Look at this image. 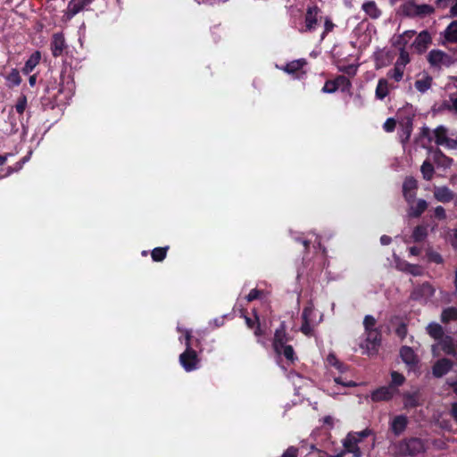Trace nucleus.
Returning <instances> with one entry per match:
<instances>
[{
	"label": "nucleus",
	"instance_id": "obj_1",
	"mask_svg": "<svg viewBox=\"0 0 457 457\" xmlns=\"http://www.w3.org/2000/svg\"><path fill=\"white\" fill-rule=\"evenodd\" d=\"M372 430L365 428L360 432H350L343 440L344 453H352L353 457H361L366 454L368 446L365 445V439L372 436Z\"/></svg>",
	"mask_w": 457,
	"mask_h": 457
},
{
	"label": "nucleus",
	"instance_id": "obj_2",
	"mask_svg": "<svg viewBox=\"0 0 457 457\" xmlns=\"http://www.w3.org/2000/svg\"><path fill=\"white\" fill-rule=\"evenodd\" d=\"M422 134L428 137L429 141H435L437 145L447 149L457 148V130H450L446 127L440 125L433 130L424 128Z\"/></svg>",
	"mask_w": 457,
	"mask_h": 457
},
{
	"label": "nucleus",
	"instance_id": "obj_3",
	"mask_svg": "<svg viewBox=\"0 0 457 457\" xmlns=\"http://www.w3.org/2000/svg\"><path fill=\"white\" fill-rule=\"evenodd\" d=\"M435 12V8L427 4H418L413 1H407L399 7V13L409 18H425Z\"/></svg>",
	"mask_w": 457,
	"mask_h": 457
},
{
	"label": "nucleus",
	"instance_id": "obj_4",
	"mask_svg": "<svg viewBox=\"0 0 457 457\" xmlns=\"http://www.w3.org/2000/svg\"><path fill=\"white\" fill-rule=\"evenodd\" d=\"M424 444L420 439L411 438L399 445V453L402 455L413 456L424 452Z\"/></svg>",
	"mask_w": 457,
	"mask_h": 457
},
{
	"label": "nucleus",
	"instance_id": "obj_5",
	"mask_svg": "<svg viewBox=\"0 0 457 457\" xmlns=\"http://www.w3.org/2000/svg\"><path fill=\"white\" fill-rule=\"evenodd\" d=\"M314 309L312 304L305 307L302 318H303V324L301 327V331L306 335V336H312L313 328L321 320V316L320 317L319 320H316L314 319Z\"/></svg>",
	"mask_w": 457,
	"mask_h": 457
},
{
	"label": "nucleus",
	"instance_id": "obj_6",
	"mask_svg": "<svg viewBox=\"0 0 457 457\" xmlns=\"http://www.w3.org/2000/svg\"><path fill=\"white\" fill-rule=\"evenodd\" d=\"M428 61L431 66L441 69L449 67L453 62V58L441 50H431L428 55Z\"/></svg>",
	"mask_w": 457,
	"mask_h": 457
},
{
	"label": "nucleus",
	"instance_id": "obj_7",
	"mask_svg": "<svg viewBox=\"0 0 457 457\" xmlns=\"http://www.w3.org/2000/svg\"><path fill=\"white\" fill-rule=\"evenodd\" d=\"M184 334H185V340H186L185 344H186L187 348H186V351L179 355V362L186 371L190 372L193 370L195 366L189 365L187 363L186 364V360L187 357H190L191 359L195 360V351L192 349L191 344H190L191 332L189 330L186 329V330H184Z\"/></svg>",
	"mask_w": 457,
	"mask_h": 457
},
{
	"label": "nucleus",
	"instance_id": "obj_8",
	"mask_svg": "<svg viewBox=\"0 0 457 457\" xmlns=\"http://www.w3.org/2000/svg\"><path fill=\"white\" fill-rule=\"evenodd\" d=\"M320 9L317 6L308 7L304 18V29H300L301 32L312 31L318 23V16Z\"/></svg>",
	"mask_w": 457,
	"mask_h": 457
},
{
	"label": "nucleus",
	"instance_id": "obj_9",
	"mask_svg": "<svg viewBox=\"0 0 457 457\" xmlns=\"http://www.w3.org/2000/svg\"><path fill=\"white\" fill-rule=\"evenodd\" d=\"M434 197L441 203H449L454 201L457 204V195L447 187H435L433 189Z\"/></svg>",
	"mask_w": 457,
	"mask_h": 457
},
{
	"label": "nucleus",
	"instance_id": "obj_10",
	"mask_svg": "<svg viewBox=\"0 0 457 457\" xmlns=\"http://www.w3.org/2000/svg\"><path fill=\"white\" fill-rule=\"evenodd\" d=\"M433 78L428 72H422L417 75L414 82V87L421 94L427 93L432 87Z\"/></svg>",
	"mask_w": 457,
	"mask_h": 457
},
{
	"label": "nucleus",
	"instance_id": "obj_11",
	"mask_svg": "<svg viewBox=\"0 0 457 457\" xmlns=\"http://www.w3.org/2000/svg\"><path fill=\"white\" fill-rule=\"evenodd\" d=\"M434 287L428 283H424L413 290L411 297L415 300L426 302L434 295Z\"/></svg>",
	"mask_w": 457,
	"mask_h": 457
},
{
	"label": "nucleus",
	"instance_id": "obj_12",
	"mask_svg": "<svg viewBox=\"0 0 457 457\" xmlns=\"http://www.w3.org/2000/svg\"><path fill=\"white\" fill-rule=\"evenodd\" d=\"M417 187L416 179L411 177L405 179L403 185V194L407 204H411L415 199Z\"/></svg>",
	"mask_w": 457,
	"mask_h": 457
},
{
	"label": "nucleus",
	"instance_id": "obj_13",
	"mask_svg": "<svg viewBox=\"0 0 457 457\" xmlns=\"http://www.w3.org/2000/svg\"><path fill=\"white\" fill-rule=\"evenodd\" d=\"M287 341L286 328L283 324H281L280 328L275 331L274 340H273V348L274 351L278 353H281V350L284 346H286V343Z\"/></svg>",
	"mask_w": 457,
	"mask_h": 457
},
{
	"label": "nucleus",
	"instance_id": "obj_14",
	"mask_svg": "<svg viewBox=\"0 0 457 457\" xmlns=\"http://www.w3.org/2000/svg\"><path fill=\"white\" fill-rule=\"evenodd\" d=\"M408 205V216L414 218L420 217L428 208V203L424 199H419L416 202L413 199Z\"/></svg>",
	"mask_w": 457,
	"mask_h": 457
},
{
	"label": "nucleus",
	"instance_id": "obj_15",
	"mask_svg": "<svg viewBox=\"0 0 457 457\" xmlns=\"http://www.w3.org/2000/svg\"><path fill=\"white\" fill-rule=\"evenodd\" d=\"M431 43L430 34L423 30L415 38L412 46L420 53L424 52Z\"/></svg>",
	"mask_w": 457,
	"mask_h": 457
},
{
	"label": "nucleus",
	"instance_id": "obj_16",
	"mask_svg": "<svg viewBox=\"0 0 457 457\" xmlns=\"http://www.w3.org/2000/svg\"><path fill=\"white\" fill-rule=\"evenodd\" d=\"M395 390L392 386H382L371 394V399L375 402L387 401L393 397Z\"/></svg>",
	"mask_w": 457,
	"mask_h": 457
},
{
	"label": "nucleus",
	"instance_id": "obj_17",
	"mask_svg": "<svg viewBox=\"0 0 457 457\" xmlns=\"http://www.w3.org/2000/svg\"><path fill=\"white\" fill-rule=\"evenodd\" d=\"M437 349L443 350L447 354H455L453 341L450 337H442L437 345L432 346L434 355H436Z\"/></svg>",
	"mask_w": 457,
	"mask_h": 457
},
{
	"label": "nucleus",
	"instance_id": "obj_18",
	"mask_svg": "<svg viewBox=\"0 0 457 457\" xmlns=\"http://www.w3.org/2000/svg\"><path fill=\"white\" fill-rule=\"evenodd\" d=\"M66 47L64 37L62 34H54L51 42V50L54 57L60 56Z\"/></svg>",
	"mask_w": 457,
	"mask_h": 457
},
{
	"label": "nucleus",
	"instance_id": "obj_19",
	"mask_svg": "<svg viewBox=\"0 0 457 457\" xmlns=\"http://www.w3.org/2000/svg\"><path fill=\"white\" fill-rule=\"evenodd\" d=\"M453 362L447 359L438 360L433 366V375L436 378H440L445 375L452 368Z\"/></svg>",
	"mask_w": 457,
	"mask_h": 457
},
{
	"label": "nucleus",
	"instance_id": "obj_20",
	"mask_svg": "<svg viewBox=\"0 0 457 457\" xmlns=\"http://www.w3.org/2000/svg\"><path fill=\"white\" fill-rule=\"evenodd\" d=\"M408 423L407 417L404 415L395 416L390 422V428L394 434L400 435L404 431Z\"/></svg>",
	"mask_w": 457,
	"mask_h": 457
},
{
	"label": "nucleus",
	"instance_id": "obj_21",
	"mask_svg": "<svg viewBox=\"0 0 457 457\" xmlns=\"http://www.w3.org/2000/svg\"><path fill=\"white\" fill-rule=\"evenodd\" d=\"M89 3L90 0H71L67 7L68 17H73L78 12L82 11Z\"/></svg>",
	"mask_w": 457,
	"mask_h": 457
},
{
	"label": "nucleus",
	"instance_id": "obj_22",
	"mask_svg": "<svg viewBox=\"0 0 457 457\" xmlns=\"http://www.w3.org/2000/svg\"><path fill=\"white\" fill-rule=\"evenodd\" d=\"M366 334V347L368 353L376 349V346L380 342V334L378 329L370 330L365 332Z\"/></svg>",
	"mask_w": 457,
	"mask_h": 457
},
{
	"label": "nucleus",
	"instance_id": "obj_23",
	"mask_svg": "<svg viewBox=\"0 0 457 457\" xmlns=\"http://www.w3.org/2000/svg\"><path fill=\"white\" fill-rule=\"evenodd\" d=\"M432 161L438 166L444 169L449 168L453 160L445 156L440 150H436L432 153Z\"/></svg>",
	"mask_w": 457,
	"mask_h": 457
},
{
	"label": "nucleus",
	"instance_id": "obj_24",
	"mask_svg": "<svg viewBox=\"0 0 457 457\" xmlns=\"http://www.w3.org/2000/svg\"><path fill=\"white\" fill-rule=\"evenodd\" d=\"M392 87L386 79H379L375 91V96L378 99L383 100L388 96Z\"/></svg>",
	"mask_w": 457,
	"mask_h": 457
},
{
	"label": "nucleus",
	"instance_id": "obj_25",
	"mask_svg": "<svg viewBox=\"0 0 457 457\" xmlns=\"http://www.w3.org/2000/svg\"><path fill=\"white\" fill-rule=\"evenodd\" d=\"M361 9L371 19H378L381 15V11L378 9L374 1H366L362 4Z\"/></svg>",
	"mask_w": 457,
	"mask_h": 457
},
{
	"label": "nucleus",
	"instance_id": "obj_26",
	"mask_svg": "<svg viewBox=\"0 0 457 457\" xmlns=\"http://www.w3.org/2000/svg\"><path fill=\"white\" fill-rule=\"evenodd\" d=\"M305 446L304 445H302L300 448H295L294 446H291L289 448H287L285 453L282 454L281 457H296L298 454H316V453H319V450L316 449L313 445H311V448H312V452L306 453H304V450H305Z\"/></svg>",
	"mask_w": 457,
	"mask_h": 457
},
{
	"label": "nucleus",
	"instance_id": "obj_27",
	"mask_svg": "<svg viewBox=\"0 0 457 457\" xmlns=\"http://www.w3.org/2000/svg\"><path fill=\"white\" fill-rule=\"evenodd\" d=\"M41 60V54L39 51L34 52L25 62L22 71L25 74L30 73L34 68L39 63Z\"/></svg>",
	"mask_w": 457,
	"mask_h": 457
},
{
	"label": "nucleus",
	"instance_id": "obj_28",
	"mask_svg": "<svg viewBox=\"0 0 457 457\" xmlns=\"http://www.w3.org/2000/svg\"><path fill=\"white\" fill-rule=\"evenodd\" d=\"M400 355L407 365H414L417 362V357L413 350L409 346H403L400 351Z\"/></svg>",
	"mask_w": 457,
	"mask_h": 457
},
{
	"label": "nucleus",
	"instance_id": "obj_29",
	"mask_svg": "<svg viewBox=\"0 0 457 457\" xmlns=\"http://www.w3.org/2000/svg\"><path fill=\"white\" fill-rule=\"evenodd\" d=\"M444 37L447 42L457 43V21H452L444 32Z\"/></svg>",
	"mask_w": 457,
	"mask_h": 457
},
{
	"label": "nucleus",
	"instance_id": "obj_30",
	"mask_svg": "<svg viewBox=\"0 0 457 457\" xmlns=\"http://www.w3.org/2000/svg\"><path fill=\"white\" fill-rule=\"evenodd\" d=\"M436 4L442 9L450 7V16L457 17V0H436Z\"/></svg>",
	"mask_w": 457,
	"mask_h": 457
},
{
	"label": "nucleus",
	"instance_id": "obj_31",
	"mask_svg": "<svg viewBox=\"0 0 457 457\" xmlns=\"http://www.w3.org/2000/svg\"><path fill=\"white\" fill-rule=\"evenodd\" d=\"M415 35L414 30H406L403 34L399 35L397 39L395 42V45L399 47V49H404L405 46L409 43V41Z\"/></svg>",
	"mask_w": 457,
	"mask_h": 457
},
{
	"label": "nucleus",
	"instance_id": "obj_32",
	"mask_svg": "<svg viewBox=\"0 0 457 457\" xmlns=\"http://www.w3.org/2000/svg\"><path fill=\"white\" fill-rule=\"evenodd\" d=\"M5 79L9 87H17L21 82V78L16 69H12L11 72L5 77Z\"/></svg>",
	"mask_w": 457,
	"mask_h": 457
},
{
	"label": "nucleus",
	"instance_id": "obj_33",
	"mask_svg": "<svg viewBox=\"0 0 457 457\" xmlns=\"http://www.w3.org/2000/svg\"><path fill=\"white\" fill-rule=\"evenodd\" d=\"M428 237V226L419 225L412 232V238L415 242H420Z\"/></svg>",
	"mask_w": 457,
	"mask_h": 457
},
{
	"label": "nucleus",
	"instance_id": "obj_34",
	"mask_svg": "<svg viewBox=\"0 0 457 457\" xmlns=\"http://www.w3.org/2000/svg\"><path fill=\"white\" fill-rule=\"evenodd\" d=\"M427 331L435 339H441L444 336L443 328L437 323H430L427 327Z\"/></svg>",
	"mask_w": 457,
	"mask_h": 457
},
{
	"label": "nucleus",
	"instance_id": "obj_35",
	"mask_svg": "<svg viewBox=\"0 0 457 457\" xmlns=\"http://www.w3.org/2000/svg\"><path fill=\"white\" fill-rule=\"evenodd\" d=\"M423 179L426 180H431L434 174V167L430 161L426 160L420 167Z\"/></svg>",
	"mask_w": 457,
	"mask_h": 457
},
{
	"label": "nucleus",
	"instance_id": "obj_36",
	"mask_svg": "<svg viewBox=\"0 0 457 457\" xmlns=\"http://www.w3.org/2000/svg\"><path fill=\"white\" fill-rule=\"evenodd\" d=\"M404 70L405 69L395 64L394 68L387 72V77L396 82H399L403 78Z\"/></svg>",
	"mask_w": 457,
	"mask_h": 457
},
{
	"label": "nucleus",
	"instance_id": "obj_37",
	"mask_svg": "<svg viewBox=\"0 0 457 457\" xmlns=\"http://www.w3.org/2000/svg\"><path fill=\"white\" fill-rule=\"evenodd\" d=\"M304 64H305L304 60H295V61H293V62L287 63L286 65V67L284 68V71H287V73H295V72L300 71Z\"/></svg>",
	"mask_w": 457,
	"mask_h": 457
},
{
	"label": "nucleus",
	"instance_id": "obj_38",
	"mask_svg": "<svg viewBox=\"0 0 457 457\" xmlns=\"http://www.w3.org/2000/svg\"><path fill=\"white\" fill-rule=\"evenodd\" d=\"M442 321L448 322L457 319V309L451 307L445 309L441 315Z\"/></svg>",
	"mask_w": 457,
	"mask_h": 457
},
{
	"label": "nucleus",
	"instance_id": "obj_39",
	"mask_svg": "<svg viewBox=\"0 0 457 457\" xmlns=\"http://www.w3.org/2000/svg\"><path fill=\"white\" fill-rule=\"evenodd\" d=\"M410 62L409 54L404 49H400V54L398 59L396 60V65L405 69V66Z\"/></svg>",
	"mask_w": 457,
	"mask_h": 457
},
{
	"label": "nucleus",
	"instance_id": "obj_40",
	"mask_svg": "<svg viewBox=\"0 0 457 457\" xmlns=\"http://www.w3.org/2000/svg\"><path fill=\"white\" fill-rule=\"evenodd\" d=\"M403 270H405L414 276H420L422 274V270L418 265H413L410 263H403V265L400 268Z\"/></svg>",
	"mask_w": 457,
	"mask_h": 457
},
{
	"label": "nucleus",
	"instance_id": "obj_41",
	"mask_svg": "<svg viewBox=\"0 0 457 457\" xmlns=\"http://www.w3.org/2000/svg\"><path fill=\"white\" fill-rule=\"evenodd\" d=\"M27 105H28V103H27V97L25 96H21L18 99H17V103L15 104L14 105V108H15V111L19 113V114H23L24 111L26 110L27 108Z\"/></svg>",
	"mask_w": 457,
	"mask_h": 457
},
{
	"label": "nucleus",
	"instance_id": "obj_42",
	"mask_svg": "<svg viewBox=\"0 0 457 457\" xmlns=\"http://www.w3.org/2000/svg\"><path fill=\"white\" fill-rule=\"evenodd\" d=\"M167 247H157L152 251V258L155 262H161L166 257Z\"/></svg>",
	"mask_w": 457,
	"mask_h": 457
},
{
	"label": "nucleus",
	"instance_id": "obj_43",
	"mask_svg": "<svg viewBox=\"0 0 457 457\" xmlns=\"http://www.w3.org/2000/svg\"><path fill=\"white\" fill-rule=\"evenodd\" d=\"M376 319L371 315H366L363 320V326L365 332L370 330H375L376 328Z\"/></svg>",
	"mask_w": 457,
	"mask_h": 457
},
{
	"label": "nucleus",
	"instance_id": "obj_44",
	"mask_svg": "<svg viewBox=\"0 0 457 457\" xmlns=\"http://www.w3.org/2000/svg\"><path fill=\"white\" fill-rule=\"evenodd\" d=\"M327 362L328 365L330 366H333L335 368H337V370H338L339 371L343 372L345 370V367H344V364L341 363L337 359V357L330 353L328 355L327 357Z\"/></svg>",
	"mask_w": 457,
	"mask_h": 457
},
{
	"label": "nucleus",
	"instance_id": "obj_45",
	"mask_svg": "<svg viewBox=\"0 0 457 457\" xmlns=\"http://www.w3.org/2000/svg\"><path fill=\"white\" fill-rule=\"evenodd\" d=\"M334 28L335 24L328 17H326L324 20V31L321 34L320 39L323 40L326 35L331 32L334 29Z\"/></svg>",
	"mask_w": 457,
	"mask_h": 457
},
{
	"label": "nucleus",
	"instance_id": "obj_46",
	"mask_svg": "<svg viewBox=\"0 0 457 457\" xmlns=\"http://www.w3.org/2000/svg\"><path fill=\"white\" fill-rule=\"evenodd\" d=\"M447 241L454 249H457V228L449 230L447 234Z\"/></svg>",
	"mask_w": 457,
	"mask_h": 457
},
{
	"label": "nucleus",
	"instance_id": "obj_47",
	"mask_svg": "<svg viewBox=\"0 0 457 457\" xmlns=\"http://www.w3.org/2000/svg\"><path fill=\"white\" fill-rule=\"evenodd\" d=\"M334 83L336 84L337 89L348 87L350 86L349 79L345 76H339L335 80Z\"/></svg>",
	"mask_w": 457,
	"mask_h": 457
},
{
	"label": "nucleus",
	"instance_id": "obj_48",
	"mask_svg": "<svg viewBox=\"0 0 457 457\" xmlns=\"http://www.w3.org/2000/svg\"><path fill=\"white\" fill-rule=\"evenodd\" d=\"M391 378L393 386H401L404 382V377L396 371L391 373Z\"/></svg>",
	"mask_w": 457,
	"mask_h": 457
},
{
	"label": "nucleus",
	"instance_id": "obj_49",
	"mask_svg": "<svg viewBox=\"0 0 457 457\" xmlns=\"http://www.w3.org/2000/svg\"><path fill=\"white\" fill-rule=\"evenodd\" d=\"M280 354H283L289 361L294 360V349L291 345L284 346Z\"/></svg>",
	"mask_w": 457,
	"mask_h": 457
},
{
	"label": "nucleus",
	"instance_id": "obj_50",
	"mask_svg": "<svg viewBox=\"0 0 457 457\" xmlns=\"http://www.w3.org/2000/svg\"><path fill=\"white\" fill-rule=\"evenodd\" d=\"M434 216L435 218L442 220L446 219V212L443 206L439 205L436 206L434 210Z\"/></svg>",
	"mask_w": 457,
	"mask_h": 457
},
{
	"label": "nucleus",
	"instance_id": "obj_51",
	"mask_svg": "<svg viewBox=\"0 0 457 457\" xmlns=\"http://www.w3.org/2000/svg\"><path fill=\"white\" fill-rule=\"evenodd\" d=\"M337 89L336 84L334 83V80H328L325 83L323 88H322V91L324 93H334L336 92Z\"/></svg>",
	"mask_w": 457,
	"mask_h": 457
},
{
	"label": "nucleus",
	"instance_id": "obj_52",
	"mask_svg": "<svg viewBox=\"0 0 457 457\" xmlns=\"http://www.w3.org/2000/svg\"><path fill=\"white\" fill-rule=\"evenodd\" d=\"M428 260L430 262H436V263H442L443 262V258H442L441 254L436 253V252H429L428 253Z\"/></svg>",
	"mask_w": 457,
	"mask_h": 457
},
{
	"label": "nucleus",
	"instance_id": "obj_53",
	"mask_svg": "<svg viewBox=\"0 0 457 457\" xmlns=\"http://www.w3.org/2000/svg\"><path fill=\"white\" fill-rule=\"evenodd\" d=\"M383 127H384V129L386 131H387V132L393 131L395 129V120L391 119V118L387 119L386 120V122L384 123Z\"/></svg>",
	"mask_w": 457,
	"mask_h": 457
},
{
	"label": "nucleus",
	"instance_id": "obj_54",
	"mask_svg": "<svg viewBox=\"0 0 457 457\" xmlns=\"http://www.w3.org/2000/svg\"><path fill=\"white\" fill-rule=\"evenodd\" d=\"M261 294H262V292H261L260 290H258V289H256V288L252 289V290L250 291V293L247 295V296H246V300H247L248 302H252V301H253V300H255V299L259 298V297H260V295H261Z\"/></svg>",
	"mask_w": 457,
	"mask_h": 457
},
{
	"label": "nucleus",
	"instance_id": "obj_55",
	"mask_svg": "<svg viewBox=\"0 0 457 457\" xmlns=\"http://www.w3.org/2000/svg\"><path fill=\"white\" fill-rule=\"evenodd\" d=\"M445 106L448 110L457 112V97L452 98L448 104H445Z\"/></svg>",
	"mask_w": 457,
	"mask_h": 457
},
{
	"label": "nucleus",
	"instance_id": "obj_56",
	"mask_svg": "<svg viewBox=\"0 0 457 457\" xmlns=\"http://www.w3.org/2000/svg\"><path fill=\"white\" fill-rule=\"evenodd\" d=\"M194 365L195 368L193 370H196L198 368L199 359L197 354L195 353V360L191 359L190 357H187L186 360V364Z\"/></svg>",
	"mask_w": 457,
	"mask_h": 457
},
{
	"label": "nucleus",
	"instance_id": "obj_57",
	"mask_svg": "<svg viewBox=\"0 0 457 457\" xmlns=\"http://www.w3.org/2000/svg\"><path fill=\"white\" fill-rule=\"evenodd\" d=\"M418 404V402L414 396H408L405 401L407 407H414Z\"/></svg>",
	"mask_w": 457,
	"mask_h": 457
},
{
	"label": "nucleus",
	"instance_id": "obj_58",
	"mask_svg": "<svg viewBox=\"0 0 457 457\" xmlns=\"http://www.w3.org/2000/svg\"><path fill=\"white\" fill-rule=\"evenodd\" d=\"M411 132V121H408L406 126L403 129V135L405 137V140H407L410 137Z\"/></svg>",
	"mask_w": 457,
	"mask_h": 457
},
{
	"label": "nucleus",
	"instance_id": "obj_59",
	"mask_svg": "<svg viewBox=\"0 0 457 457\" xmlns=\"http://www.w3.org/2000/svg\"><path fill=\"white\" fill-rule=\"evenodd\" d=\"M396 333L400 337H402V338L404 337L407 334V328H406L405 325L399 326L396 329Z\"/></svg>",
	"mask_w": 457,
	"mask_h": 457
},
{
	"label": "nucleus",
	"instance_id": "obj_60",
	"mask_svg": "<svg viewBox=\"0 0 457 457\" xmlns=\"http://www.w3.org/2000/svg\"><path fill=\"white\" fill-rule=\"evenodd\" d=\"M335 382L337 384H341V385H343L345 386H355V383L351 382V381H349V382H343V381H341V379L339 378H335Z\"/></svg>",
	"mask_w": 457,
	"mask_h": 457
},
{
	"label": "nucleus",
	"instance_id": "obj_61",
	"mask_svg": "<svg viewBox=\"0 0 457 457\" xmlns=\"http://www.w3.org/2000/svg\"><path fill=\"white\" fill-rule=\"evenodd\" d=\"M380 242L382 245H389L391 242V237L384 235L380 237Z\"/></svg>",
	"mask_w": 457,
	"mask_h": 457
},
{
	"label": "nucleus",
	"instance_id": "obj_62",
	"mask_svg": "<svg viewBox=\"0 0 457 457\" xmlns=\"http://www.w3.org/2000/svg\"><path fill=\"white\" fill-rule=\"evenodd\" d=\"M452 415L457 420V403H453L452 406Z\"/></svg>",
	"mask_w": 457,
	"mask_h": 457
},
{
	"label": "nucleus",
	"instance_id": "obj_63",
	"mask_svg": "<svg viewBox=\"0 0 457 457\" xmlns=\"http://www.w3.org/2000/svg\"><path fill=\"white\" fill-rule=\"evenodd\" d=\"M409 252H410V253H411V255H418V254H419V253H420V250H419V248H417V247L413 246V247H411V248L409 249Z\"/></svg>",
	"mask_w": 457,
	"mask_h": 457
},
{
	"label": "nucleus",
	"instance_id": "obj_64",
	"mask_svg": "<svg viewBox=\"0 0 457 457\" xmlns=\"http://www.w3.org/2000/svg\"><path fill=\"white\" fill-rule=\"evenodd\" d=\"M245 322H246L247 326L249 328H252L253 325V321L250 318H247V317H245Z\"/></svg>",
	"mask_w": 457,
	"mask_h": 457
}]
</instances>
